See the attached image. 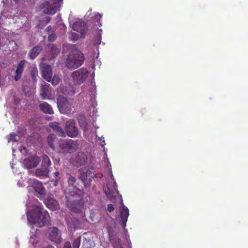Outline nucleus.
I'll use <instances>...</instances> for the list:
<instances>
[{
	"mask_svg": "<svg viewBox=\"0 0 248 248\" xmlns=\"http://www.w3.org/2000/svg\"><path fill=\"white\" fill-rule=\"evenodd\" d=\"M74 93H75V92H73L72 93V94H74Z\"/></svg>",
	"mask_w": 248,
	"mask_h": 248,
	"instance_id": "43",
	"label": "nucleus"
},
{
	"mask_svg": "<svg viewBox=\"0 0 248 248\" xmlns=\"http://www.w3.org/2000/svg\"><path fill=\"white\" fill-rule=\"evenodd\" d=\"M80 241L78 239H75L73 243V248H79Z\"/></svg>",
	"mask_w": 248,
	"mask_h": 248,
	"instance_id": "35",
	"label": "nucleus"
},
{
	"mask_svg": "<svg viewBox=\"0 0 248 248\" xmlns=\"http://www.w3.org/2000/svg\"><path fill=\"white\" fill-rule=\"evenodd\" d=\"M49 126L51 128L56 134L60 137H64L65 136V133L63 129L60 126L58 123L52 122L49 124Z\"/></svg>",
	"mask_w": 248,
	"mask_h": 248,
	"instance_id": "17",
	"label": "nucleus"
},
{
	"mask_svg": "<svg viewBox=\"0 0 248 248\" xmlns=\"http://www.w3.org/2000/svg\"><path fill=\"white\" fill-rule=\"evenodd\" d=\"M45 203L47 207L51 210L55 211L59 209L58 202L54 199L48 198L46 199Z\"/></svg>",
	"mask_w": 248,
	"mask_h": 248,
	"instance_id": "19",
	"label": "nucleus"
},
{
	"mask_svg": "<svg viewBox=\"0 0 248 248\" xmlns=\"http://www.w3.org/2000/svg\"><path fill=\"white\" fill-rule=\"evenodd\" d=\"M77 120L79 126L82 129L84 132L88 130V124L86 121L85 116L83 114H79L77 116Z\"/></svg>",
	"mask_w": 248,
	"mask_h": 248,
	"instance_id": "18",
	"label": "nucleus"
},
{
	"mask_svg": "<svg viewBox=\"0 0 248 248\" xmlns=\"http://www.w3.org/2000/svg\"><path fill=\"white\" fill-rule=\"evenodd\" d=\"M73 30L79 32L81 35H84L86 33L88 27L86 23L82 21H78L75 22L72 26Z\"/></svg>",
	"mask_w": 248,
	"mask_h": 248,
	"instance_id": "12",
	"label": "nucleus"
},
{
	"mask_svg": "<svg viewBox=\"0 0 248 248\" xmlns=\"http://www.w3.org/2000/svg\"><path fill=\"white\" fill-rule=\"evenodd\" d=\"M111 178H112V177H113V175H112V174L111 175Z\"/></svg>",
	"mask_w": 248,
	"mask_h": 248,
	"instance_id": "44",
	"label": "nucleus"
},
{
	"mask_svg": "<svg viewBox=\"0 0 248 248\" xmlns=\"http://www.w3.org/2000/svg\"><path fill=\"white\" fill-rule=\"evenodd\" d=\"M104 192L108 198L111 199L113 197V195L111 194V193L108 188L107 189H105Z\"/></svg>",
	"mask_w": 248,
	"mask_h": 248,
	"instance_id": "36",
	"label": "nucleus"
},
{
	"mask_svg": "<svg viewBox=\"0 0 248 248\" xmlns=\"http://www.w3.org/2000/svg\"><path fill=\"white\" fill-rule=\"evenodd\" d=\"M49 20H50V17H48V21H49Z\"/></svg>",
	"mask_w": 248,
	"mask_h": 248,
	"instance_id": "42",
	"label": "nucleus"
},
{
	"mask_svg": "<svg viewBox=\"0 0 248 248\" xmlns=\"http://www.w3.org/2000/svg\"><path fill=\"white\" fill-rule=\"evenodd\" d=\"M29 222L37 224L39 227L49 225L50 217L48 212L44 210L42 206L35 205L31 211L27 213Z\"/></svg>",
	"mask_w": 248,
	"mask_h": 248,
	"instance_id": "1",
	"label": "nucleus"
},
{
	"mask_svg": "<svg viewBox=\"0 0 248 248\" xmlns=\"http://www.w3.org/2000/svg\"><path fill=\"white\" fill-rule=\"evenodd\" d=\"M63 248H72L71 243L68 241L66 242L64 244Z\"/></svg>",
	"mask_w": 248,
	"mask_h": 248,
	"instance_id": "38",
	"label": "nucleus"
},
{
	"mask_svg": "<svg viewBox=\"0 0 248 248\" xmlns=\"http://www.w3.org/2000/svg\"><path fill=\"white\" fill-rule=\"evenodd\" d=\"M59 174H60V173H59V171H55V172H54V174H55V175L56 176H57V177H58V176H59Z\"/></svg>",
	"mask_w": 248,
	"mask_h": 248,
	"instance_id": "39",
	"label": "nucleus"
},
{
	"mask_svg": "<svg viewBox=\"0 0 248 248\" xmlns=\"http://www.w3.org/2000/svg\"><path fill=\"white\" fill-rule=\"evenodd\" d=\"M42 76L47 81L50 82L52 76V68L50 65L47 63H43L41 64Z\"/></svg>",
	"mask_w": 248,
	"mask_h": 248,
	"instance_id": "10",
	"label": "nucleus"
},
{
	"mask_svg": "<svg viewBox=\"0 0 248 248\" xmlns=\"http://www.w3.org/2000/svg\"><path fill=\"white\" fill-rule=\"evenodd\" d=\"M88 75L89 72L87 69L80 68L72 73V81L75 85H80L86 80Z\"/></svg>",
	"mask_w": 248,
	"mask_h": 248,
	"instance_id": "4",
	"label": "nucleus"
},
{
	"mask_svg": "<svg viewBox=\"0 0 248 248\" xmlns=\"http://www.w3.org/2000/svg\"><path fill=\"white\" fill-rule=\"evenodd\" d=\"M56 39V35L55 33H52V34H50L47 38L48 41L49 42H51L55 41Z\"/></svg>",
	"mask_w": 248,
	"mask_h": 248,
	"instance_id": "34",
	"label": "nucleus"
},
{
	"mask_svg": "<svg viewBox=\"0 0 248 248\" xmlns=\"http://www.w3.org/2000/svg\"><path fill=\"white\" fill-rule=\"evenodd\" d=\"M80 174L79 179L81 180L85 186V188H87L90 185L91 182V178L92 177V171L87 169H80L79 170Z\"/></svg>",
	"mask_w": 248,
	"mask_h": 248,
	"instance_id": "8",
	"label": "nucleus"
},
{
	"mask_svg": "<svg viewBox=\"0 0 248 248\" xmlns=\"http://www.w3.org/2000/svg\"><path fill=\"white\" fill-rule=\"evenodd\" d=\"M58 108L62 113H67L71 110V104L67 98L63 95L58 96L57 100Z\"/></svg>",
	"mask_w": 248,
	"mask_h": 248,
	"instance_id": "7",
	"label": "nucleus"
},
{
	"mask_svg": "<svg viewBox=\"0 0 248 248\" xmlns=\"http://www.w3.org/2000/svg\"><path fill=\"white\" fill-rule=\"evenodd\" d=\"M59 144L60 147L64 152L73 153L78 148L77 142L72 140H61Z\"/></svg>",
	"mask_w": 248,
	"mask_h": 248,
	"instance_id": "5",
	"label": "nucleus"
},
{
	"mask_svg": "<svg viewBox=\"0 0 248 248\" xmlns=\"http://www.w3.org/2000/svg\"><path fill=\"white\" fill-rule=\"evenodd\" d=\"M48 238L52 242L59 244L61 242V232L56 227L49 228L48 229Z\"/></svg>",
	"mask_w": 248,
	"mask_h": 248,
	"instance_id": "9",
	"label": "nucleus"
},
{
	"mask_svg": "<svg viewBox=\"0 0 248 248\" xmlns=\"http://www.w3.org/2000/svg\"><path fill=\"white\" fill-rule=\"evenodd\" d=\"M68 177L67 182H68L69 186H71L72 187H73V189L72 190V191H73L74 188L75 187H77L76 186H74L76 183V179L75 177H74V176H73L72 175H71L70 174H68Z\"/></svg>",
	"mask_w": 248,
	"mask_h": 248,
	"instance_id": "29",
	"label": "nucleus"
},
{
	"mask_svg": "<svg viewBox=\"0 0 248 248\" xmlns=\"http://www.w3.org/2000/svg\"><path fill=\"white\" fill-rule=\"evenodd\" d=\"M48 170L47 168L43 167L36 170L35 174L36 176L43 178L48 176Z\"/></svg>",
	"mask_w": 248,
	"mask_h": 248,
	"instance_id": "24",
	"label": "nucleus"
},
{
	"mask_svg": "<svg viewBox=\"0 0 248 248\" xmlns=\"http://www.w3.org/2000/svg\"><path fill=\"white\" fill-rule=\"evenodd\" d=\"M42 50L41 46H36L33 47L30 51L29 56L31 59H35Z\"/></svg>",
	"mask_w": 248,
	"mask_h": 248,
	"instance_id": "23",
	"label": "nucleus"
},
{
	"mask_svg": "<svg viewBox=\"0 0 248 248\" xmlns=\"http://www.w3.org/2000/svg\"><path fill=\"white\" fill-rule=\"evenodd\" d=\"M64 128L68 137L73 138L78 137V130L76 126V122L74 119L68 120L65 123Z\"/></svg>",
	"mask_w": 248,
	"mask_h": 248,
	"instance_id": "6",
	"label": "nucleus"
},
{
	"mask_svg": "<svg viewBox=\"0 0 248 248\" xmlns=\"http://www.w3.org/2000/svg\"><path fill=\"white\" fill-rule=\"evenodd\" d=\"M56 140V137L54 134H49L47 137V143L53 150L55 149L54 141Z\"/></svg>",
	"mask_w": 248,
	"mask_h": 248,
	"instance_id": "27",
	"label": "nucleus"
},
{
	"mask_svg": "<svg viewBox=\"0 0 248 248\" xmlns=\"http://www.w3.org/2000/svg\"><path fill=\"white\" fill-rule=\"evenodd\" d=\"M39 108L45 113L49 114H53L54 113L52 108L46 102H44L39 104Z\"/></svg>",
	"mask_w": 248,
	"mask_h": 248,
	"instance_id": "21",
	"label": "nucleus"
},
{
	"mask_svg": "<svg viewBox=\"0 0 248 248\" xmlns=\"http://www.w3.org/2000/svg\"><path fill=\"white\" fill-rule=\"evenodd\" d=\"M69 228L71 229H77L79 227L80 221L77 218H73L71 219V223H68Z\"/></svg>",
	"mask_w": 248,
	"mask_h": 248,
	"instance_id": "25",
	"label": "nucleus"
},
{
	"mask_svg": "<svg viewBox=\"0 0 248 248\" xmlns=\"http://www.w3.org/2000/svg\"><path fill=\"white\" fill-rule=\"evenodd\" d=\"M43 248H54V247L48 245L46 247H44Z\"/></svg>",
	"mask_w": 248,
	"mask_h": 248,
	"instance_id": "40",
	"label": "nucleus"
},
{
	"mask_svg": "<svg viewBox=\"0 0 248 248\" xmlns=\"http://www.w3.org/2000/svg\"><path fill=\"white\" fill-rule=\"evenodd\" d=\"M9 141H16L19 140L17 135L15 133H12L9 135Z\"/></svg>",
	"mask_w": 248,
	"mask_h": 248,
	"instance_id": "33",
	"label": "nucleus"
},
{
	"mask_svg": "<svg viewBox=\"0 0 248 248\" xmlns=\"http://www.w3.org/2000/svg\"><path fill=\"white\" fill-rule=\"evenodd\" d=\"M128 216L129 210L128 208L123 207L120 211V217L122 221V225L123 228L126 226Z\"/></svg>",
	"mask_w": 248,
	"mask_h": 248,
	"instance_id": "20",
	"label": "nucleus"
},
{
	"mask_svg": "<svg viewBox=\"0 0 248 248\" xmlns=\"http://www.w3.org/2000/svg\"><path fill=\"white\" fill-rule=\"evenodd\" d=\"M30 242L32 245L35 246L38 243V238L35 234H32L30 238Z\"/></svg>",
	"mask_w": 248,
	"mask_h": 248,
	"instance_id": "32",
	"label": "nucleus"
},
{
	"mask_svg": "<svg viewBox=\"0 0 248 248\" xmlns=\"http://www.w3.org/2000/svg\"><path fill=\"white\" fill-rule=\"evenodd\" d=\"M40 160L37 156H33L31 158L25 159L23 161V165L28 169L34 168L37 167Z\"/></svg>",
	"mask_w": 248,
	"mask_h": 248,
	"instance_id": "13",
	"label": "nucleus"
},
{
	"mask_svg": "<svg viewBox=\"0 0 248 248\" xmlns=\"http://www.w3.org/2000/svg\"><path fill=\"white\" fill-rule=\"evenodd\" d=\"M48 47L50 48V53L52 54L53 57H55L59 53L60 49L56 45L49 44Z\"/></svg>",
	"mask_w": 248,
	"mask_h": 248,
	"instance_id": "26",
	"label": "nucleus"
},
{
	"mask_svg": "<svg viewBox=\"0 0 248 248\" xmlns=\"http://www.w3.org/2000/svg\"><path fill=\"white\" fill-rule=\"evenodd\" d=\"M71 52L67 56L66 66L69 69H76L80 66L84 61V56L81 51L77 48L76 45H72Z\"/></svg>",
	"mask_w": 248,
	"mask_h": 248,
	"instance_id": "3",
	"label": "nucleus"
},
{
	"mask_svg": "<svg viewBox=\"0 0 248 248\" xmlns=\"http://www.w3.org/2000/svg\"><path fill=\"white\" fill-rule=\"evenodd\" d=\"M114 209L113 205L112 204H108L107 206V210L109 212L113 211Z\"/></svg>",
	"mask_w": 248,
	"mask_h": 248,
	"instance_id": "37",
	"label": "nucleus"
},
{
	"mask_svg": "<svg viewBox=\"0 0 248 248\" xmlns=\"http://www.w3.org/2000/svg\"><path fill=\"white\" fill-rule=\"evenodd\" d=\"M87 161V157L83 153L78 154L76 158V165L78 167L85 165Z\"/></svg>",
	"mask_w": 248,
	"mask_h": 248,
	"instance_id": "22",
	"label": "nucleus"
},
{
	"mask_svg": "<svg viewBox=\"0 0 248 248\" xmlns=\"http://www.w3.org/2000/svg\"><path fill=\"white\" fill-rule=\"evenodd\" d=\"M51 165V161L48 157L46 155H44L42 156V166L43 167L47 168Z\"/></svg>",
	"mask_w": 248,
	"mask_h": 248,
	"instance_id": "28",
	"label": "nucleus"
},
{
	"mask_svg": "<svg viewBox=\"0 0 248 248\" xmlns=\"http://www.w3.org/2000/svg\"><path fill=\"white\" fill-rule=\"evenodd\" d=\"M83 195V191L75 187L73 191H69L66 195L67 207L75 213H80L84 205V203L81 200Z\"/></svg>",
	"mask_w": 248,
	"mask_h": 248,
	"instance_id": "2",
	"label": "nucleus"
},
{
	"mask_svg": "<svg viewBox=\"0 0 248 248\" xmlns=\"http://www.w3.org/2000/svg\"><path fill=\"white\" fill-rule=\"evenodd\" d=\"M38 76V71L36 68L32 69L31 71V76L32 80L34 82L37 81V76Z\"/></svg>",
	"mask_w": 248,
	"mask_h": 248,
	"instance_id": "30",
	"label": "nucleus"
},
{
	"mask_svg": "<svg viewBox=\"0 0 248 248\" xmlns=\"http://www.w3.org/2000/svg\"><path fill=\"white\" fill-rule=\"evenodd\" d=\"M60 81V79L58 76L54 75L53 78H51V83L53 86L57 85Z\"/></svg>",
	"mask_w": 248,
	"mask_h": 248,
	"instance_id": "31",
	"label": "nucleus"
},
{
	"mask_svg": "<svg viewBox=\"0 0 248 248\" xmlns=\"http://www.w3.org/2000/svg\"><path fill=\"white\" fill-rule=\"evenodd\" d=\"M32 187L34 190L40 195V197H44L45 196L46 191L41 182L34 180Z\"/></svg>",
	"mask_w": 248,
	"mask_h": 248,
	"instance_id": "16",
	"label": "nucleus"
},
{
	"mask_svg": "<svg viewBox=\"0 0 248 248\" xmlns=\"http://www.w3.org/2000/svg\"><path fill=\"white\" fill-rule=\"evenodd\" d=\"M109 241L112 244L114 248H124L121 243V240L113 234V229L109 227H107Z\"/></svg>",
	"mask_w": 248,
	"mask_h": 248,
	"instance_id": "11",
	"label": "nucleus"
},
{
	"mask_svg": "<svg viewBox=\"0 0 248 248\" xmlns=\"http://www.w3.org/2000/svg\"><path fill=\"white\" fill-rule=\"evenodd\" d=\"M51 95V88L49 84L41 86L40 96L43 99H49Z\"/></svg>",
	"mask_w": 248,
	"mask_h": 248,
	"instance_id": "14",
	"label": "nucleus"
},
{
	"mask_svg": "<svg viewBox=\"0 0 248 248\" xmlns=\"http://www.w3.org/2000/svg\"><path fill=\"white\" fill-rule=\"evenodd\" d=\"M97 16H99V18H100V17H101V15H99V14L97 15Z\"/></svg>",
	"mask_w": 248,
	"mask_h": 248,
	"instance_id": "41",
	"label": "nucleus"
},
{
	"mask_svg": "<svg viewBox=\"0 0 248 248\" xmlns=\"http://www.w3.org/2000/svg\"><path fill=\"white\" fill-rule=\"evenodd\" d=\"M25 64V60H22L20 61L18 63L16 69L15 71L13 76V78L15 81H17L21 78L22 74L24 69Z\"/></svg>",
	"mask_w": 248,
	"mask_h": 248,
	"instance_id": "15",
	"label": "nucleus"
}]
</instances>
